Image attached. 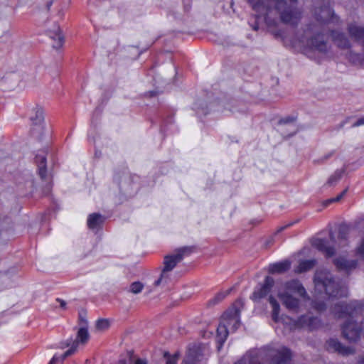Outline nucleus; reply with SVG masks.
Instances as JSON below:
<instances>
[{
    "label": "nucleus",
    "mask_w": 364,
    "mask_h": 364,
    "mask_svg": "<svg viewBox=\"0 0 364 364\" xmlns=\"http://www.w3.org/2000/svg\"><path fill=\"white\" fill-rule=\"evenodd\" d=\"M255 14L256 25L254 30L259 29L264 23L268 26H275L279 22L294 25L300 20L301 12L287 6L285 0H248Z\"/></svg>",
    "instance_id": "1"
},
{
    "label": "nucleus",
    "mask_w": 364,
    "mask_h": 364,
    "mask_svg": "<svg viewBox=\"0 0 364 364\" xmlns=\"http://www.w3.org/2000/svg\"><path fill=\"white\" fill-rule=\"evenodd\" d=\"M335 314L339 317L348 316L346 323L343 326V336L350 341H355L360 336L361 328L353 322V319L358 314L364 312V304L354 301L343 306L338 304L333 310Z\"/></svg>",
    "instance_id": "2"
},
{
    "label": "nucleus",
    "mask_w": 364,
    "mask_h": 364,
    "mask_svg": "<svg viewBox=\"0 0 364 364\" xmlns=\"http://www.w3.org/2000/svg\"><path fill=\"white\" fill-rule=\"evenodd\" d=\"M306 296V291L299 280L293 279L279 287L277 296L283 305L291 311H295L299 305V298Z\"/></svg>",
    "instance_id": "3"
},
{
    "label": "nucleus",
    "mask_w": 364,
    "mask_h": 364,
    "mask_svg": "<svg viewBox=\"0 0 364 364\" xmlns=\"http://www.w3.org/2000/svg\"><path fill=\"white\" fill-rule=\"evenodd\" d=\"M240 326V311L233 307L228 309L221 318L217 328L218 349L220 350L230 333L235 332Z\"/></svg>",
    "instance_id": "4"
},
{
    "label": "nucleus",
    "mask_w": 364,
    "mask_h": 364,
    "mask_svg": "<svg viewBox=\"0 0 364 364\" xmlns=\"http://www.w3.org/2000/svg\"><path fill=\"white\" fill-rule=\"evenodd\" d=\"M294 46L308 48L319 53H326L328 50L326 42L323 39L318 28L316 26L308 28L301 38H298L293 43Z\"/></svg>",
    "instance_id": "5"
},
{
    "label": "nucleus",
    "mask_w": 364,
    "mask_h": 364,
    "mask_svg": "<svg viewBox=\"0 0 364 364\" xmlns=\"http://www.w3.org/2000/svg\"><path fill=\"white\" fill-rule=\"evenodd\" d=\"M316 289L318 291H325L326 294L331 297H338L346 295V290L341 287L333 279L328 272H317L314 277Z\"/></svg>",
    "instance_id": "6"
},
{
    "label": "nucleus",
    "mask_w": 364,
    "mask_h": 364,
    "mask_svg": "<svg viewBox=\"0 0 364 364\" xmlns=\"http://www.w3.org/2000/svg\"><path fill=\"white\" fill-rule=\"evenodd\" d=\"M193 252L192 247H183L176 249L173 253L166 255L164 260V268L161 271L160 277L155 282V285L166 284L170 277L171 271L180 262L184 257L191 255Z\"/></svg>",
    "instance_id": "7"
},
{
    "label": "nucleus",
    "mask_w": 364,
    "mask_h": 364,
    "mask_svg": "<svg viewBox=\"0 0 364 364\" xmlns=\"http://www.w3.org/2000/svg\"><path fill=\"white\" fill-rule=\"evenodd\" d=\"M208 353V348L205 345L196 343L191 345L182 364H202ZM178 358V353L168 356L166 364H177Z\"/></svg>",
    "instance_id": "8"
},
{
    "label": "nucleus",
    "mask_w": 364,
    "mask_h": 364,
    "mask_svg": "<svg viewBox=\"0 0 364 364\" xmlns=\"http://www.w3.org/2000/svg\"><path fill=\"white\" fill-rule=\"evenodd\" d=\"M350 36L356 41L363 42V53H357L350 50L347 54L348 60L356 65L364 67V27L356 23H350L348 26Z\"/></svg>",
    "instance_id": "9"
},
{
    "label": "nucleus",
    "mask_w": 364,
    "mask_h": 364,
    "mask_svg": "<svg viewBox=\"0 0 364 364\" xmlns=\"http://www.w3.org/2000/svg\"><path fill=\"white\" fill-rule=\"evenodd\" d=\"M269 356L272 360L269 364H289L291 358L290 350L285 347H279L277 349L272 350L269 353ZM235 364H259L255 359H250L245 357Z\"/></svg>",
    "instance_id": "10"
},
{
    "label": "nucleus",
    "mask_w": 364,
    "mask_h": 364,
    "mask_svg": "<svg viewBox=\"0 0 364 364\" xmlns=\"http://www.w3.org/2000/svg\"><path fill=\"white\" fill-rule=\"evenodd\" d=\"M28 116L31 122L32 132L40 134L44 130V112L43 107L37 104L28 107Z\"/></svg>",
    "instance_id": "11"
},
{
    "label": "nucleus",
    "mask_w": 364,
    "mask_h": 364,
    "mask_svg": "<svg viewBox=\"0 0 364 364\" xmlns=\"http://www.w3.org/2000/svg\"><path fill=\"white\" fill-rule=\"evenodd\" d=\"M319 320L316 317H314L309 314L301 316L296 321L295 326L299 328H307L309 329H314L319 325Z\"/></svg>",
    "instance_id": "12"
},
{
    "label": "nucleus",
    "mask_w": 364,
    "mask_h": 364,
    "mask_svg": "<svg viewBox=\"0 0 364 364\" xmlns=\"http://www.w3.org/2000/svg\"><path fill=\"white\" fill-rule=\"evenodd\" d=\"M315 17L321 23H327L330 20L334 21L336 18L333 11L328 5H325L323 7L319 8L318 10H316Z\"/></svg>",
    "instance_id": "13"
},
{
    "label": "nucleus",
    "mask_w": 364,
    "mask_h": 364,
    "mask_svg": "<svg viewBox=\"0 0 364 364\" xmlns=\"http://www.w3.org/2000/svg\"><path fill=\"white\" fill-rule=\"evenodd\" d=\"M49 37L54 41L53 47L55 48H60L62 47L64 42V37L61 33L60 29L58 25H54L53 28L48 31Z\"/></svg>",
    "instance_id": "14"
},
{
    "label": "nucleus",
    "mask_w": 364,
    "mask_h": 364,
    "mask_svg": "<svg viewBox=\"0 0 364 364\" xmlns=\"http://www.w3.org/2000/svg\"><path fill=\"white\" fill-rule=\"evenodd\" d=\"M274 281L273 278L267 277L264 280V284L253 294L255 299H259L265 296L273 287Z\"/></svg>",
    "instance_id": "15"
},
{
    "label": "nucleus",
    "mask_w": 364,
    "mask_h": 364,
    "mask_svg": "<svg viewBox=\"0 0 364 364\" xmlns=\"http://www.w3.org/2000/svg\"><path fill=\"white\" fill-rule=\"evenodd\" d=\"M290 267V262L288 260H284L269 264V272L272 274H282L287 271Z\"/></svg>",
    "instance_id": "16"
},
{
    "label": "nucleus",
    "mask_w": 364,
    "mask_h": 364,
    "mask_svg": "<svg viewBox=\"0 0 364 364\" xmlns=\"http://www.w3.org/2000/svg\"><path fill=\"white\" fill-rule=\"evenodd\" d=\"M347 234L348 228L346 226H341L339 228L338 235V241L335 240L332 234H331V240L338 247H344L347 245Z\"/></svg>",
    "instance_id": "17"
},
{
    "label": "nucleus",
    "mask_w": 364,
    "mask_h": 364,
    "mask_svg": "<svg viewBox=\"0 0 364 364\" xmlns=\"http://www.w3.org/2000/svg\"><path fill=\"white\" fill-rule=\"evenodd\" d=\"M312 244L318 250L323 252L327 257H331L334 254L333 249L328 246L326 241L323 239H316Z\"/></svg>",
    "instance_id": "18"
},
{
    "label": "nucleus",
    "mask_w": 364,
    "mask_h": 364,
    "mask_svg": "<svg viewBox=\"0 0 364 364\" xmlns=\"http://www.w3.org/2000/svg\"><path fill=\"white\" fill-rule=\"evenodd\" d=\"M332 38L335 43L338 47L341 48H348L350 46V43L348 38L345 36L344 34L333 31L332 32Z\"/></svg>",
    "instance_id": "19"
},
{
    "label": "nucleus",
    "mask_w": 364,
    "mask_h": 364,
    "mask_svg": "<svg viewBox=\"0 0 364 364\" xmlns=\"http://www.w3.org/2000/svg\"><path fill=\"white\" fill-rule=\"evenodd\" d=\"M328 348L338 351V353L344 355H348L353 353V350L341 345L338 341L335 339H331L328 342Z\"/></svg>",
    "instance_id": "20"
},
{
    "label": "nucleus",
    "mask_w": 364,
    "mask_h": 364,
    "mask_svg": "<svg viewBox=\"0 0 364 364\" xmlns=\"http://www.w3.org/2000/svg\"><path fill=\"white\" fill-rule=\"evenodd\" d=\"M334 264L339 269L350 270L355 268L357 265L355 260H346L344 258H337L334 261Z\"/></svg>",
    "instance_id": "21"
},
{
    "label": "nucleus",
    "mask_w": 364,
    "mask_h": 364,
    "mask_svg": "<svg viewBox=\"0 0 364 364\" xmlns=\"http://www.w3.org/2000/svg\"><path fill=\"white\" fill-rule=\"evenodd\" d=\"M36 161L38 164L39 175L42 178H44L46 176V158L45 154L42 152L36 155Z\"/></svg>",
    "instance_id": "22"
},
{
    "label": "nucleus",
    "mask_w": 364,
    "mask_h": 364,
    "mask_svg": "<svg viewBox=\"0 0 364 364\" xmlns=\"http://www.w3.org/2000/svg\"><path fill=\"white\" fill-rule=\"evenodd\" d=\"M103 220V218L100 214L92 213L88 217L87 225L90 229H95L100 226Z\"/></svg>",
    "instance_id": "23"
},
{
    "label": "nucleus",
    "mask_w": 364,
    "mask_h": 364,
    "mask_svg": "<svg viewBox=\"0 0 364 364\" xmlns=\"http://www.w3.org/2000/svg\"><path fill=\"white\" fill-rule=\"evenodd\" d=\"M316 264L314 259L301 261L298 267L295 269L296 273H302L312 269Z\"/></svg>",
    "instance_id": "24"
},
{
    "label": "nucleus",
    "mask_w": 364,
    "mask_h": 364,
    "mask_svg": "<svg viewBox=\"0 0 364 364\" xmlns=\"http://www.w3.org/2000/svg\"><path fill=\"white\" fill-rule=\"evenodd\" d=\"M344 171L343 170H336L327 180L326 185L328 186H336L338 181L341 179Z\"/></svg>",
    "instance_id": "25"
},
{
    "label": "nucleus",
    "mask_w": 364,
    "mask_h": 364,
    "mask_svg": "<svg viewBox=\"0 0 364 364\" xmlns=\"http://www.w3.org/2000/svg\"><path fill=\"white\" fill-rule=\"evenodd\" d=\"M269 301L272 308V319L275 322L279 321V314L280 310L279 304L277 302L275 299L271 295L269 298Z\"/></svg>",
    "instance_id": "26"
},
{
    "label": "nucleus",
    "mask_w": 364,
    "mask_h": 364,
    "mask_svg": "<svg viewBox=\"0 0 364 364\" xmlns=\"http://www.w3.org/2000/svg\"><path fill=\"white\" fill-rule=\"evenodd\" d=\"M89 339V333L87 330L85 326L80 328L77 336V341L75 342L76 344L77 343H85Z\"/></svg>",
    "instance_id": "27"
},
{
    "label": "nucleus",
    "mask_w": 364,
    "mask_h": 364,
    "mask_svg": "<svg viewBox=\"0 0 364 364\" xmlns=\"http://www.w3.org/2000/svg\"><path fill=\"white\" fill-rule=\"evenodd\" d=\"M143 289L144 284L139 282L132 283L129 287L130 291L134 294L140 293Z\"/></svg>",
    "instance_id": "28"
},
{
    "label": "nucleus",
    "mask_w": 364,
    "mask_h": 364,
    "mask_svg": "<svg viewBox=\"0 0 364 364\" xmlns=\"http://www.w3.org/2000/svg\"><path fill=\"white\" fill-rule=\"evenodd\" d=\"M109 326V322L107 319H100L97 321L96 327L98 330L104 331Z\"/></svg>",
    "instance_id": "29"
},
{
    "label": "nucleus",
    "mask_w": 364,
    "mask_h": 364,
    "mask_svg": "<svg viewBox=\"0 0 364 364\" xmlns=\"http://www.w3.org/2000/svg\"><path fill=\"white\" fill-rule=\"evenodd\" d=\"M356 255L361 259L364 260V237L356 249Z\"/></svg>",
    "instance_id": "30"
},
{
    "label": "nucleus",
    "mask_w": 364,
    "mask_h": 364,
    "mask_svg": "<svg viewBox=\"0 0 364 364\" xmlns=\"http://www.w3.org/2000/svg\"><path fill=\"white\" fill-rule=\"evenodd\" d=\"M76 348H77V344L75 343H74L73 346L69 350H68L66 352H65V353L62 356H60L61 359L63 360V359H65V358L72 355L74 353V351L75 350Z\"/></svg>",
    "instance_id": "31"
},
{
    "label": "nucleus",
    "mask_w": 364,
    "mask_h": 364,
    "mask_svg": "<svg viewBox=\"0 0 364 364\" xmlns=\"http://www.w3.org/2000/svg\"><path fill=\"white\" fill-rule=\"evenodd\" d=\"M230 290H228L225 292H220L218 295L215 296V297L211 301L214 303L218 302L219 301H221L223 298L225 297L226 295L229 294Z\"/></svg>",
    "instance_id": "32"
},
{
    "label": "nucleus",
    "mask_w": 364,
    "mask_h": 364,
    "mask_svg": "<svg viewBox=\"0 0 364 364\" xmlns=\"http://www.w3.org/2000/svg\"><path fill=\"white\" fill-rule=\"evenodd\" d=\"M333 155V153L332 152H329V153H327V154H325L324 155L321 156L320 158H318L316 161L318 163H323L325 161H326L327 160H328Z\"/></svg>",
    "instance_id": "33"
},
{
    "label": "nucleus",
    "mask_w": 364,
    "mask_h": 364,
    "mask_svg": "<svg viewBox=\"0 0 364 364\" xmlns=\"http://www.w3.org/2000/svg\"><path fill=\"white\" fill-rule=\"evenodd\" d=\"M314 307L318 311H321L325 309V304L323 303H319L317 301L314 302Z\"/></svg>",
    "instance_id": "34"
},
{
    "label": "nucleus",
    "mask_w": 364,
    "mask_h": 364,
    "mask_svg": "<svg viewBox=\"0 0 364 364\" xmlns=\"http://www.w3.org/2000/svg\"><path fill=\"white\" fill-rule=\"evenodd\" d=\"M63 360L61 359L60 356H58L55 355L53 358L50 360L48 364H58L60 362H62Z\"/></svg>",
    "instance_id": "35"
},
{
    "label": "nucleus",
    "mask_w": 364,
    "mask_h": 364,
    "mask_svg": "<svg viewBox=\"0 0 364 364\" xmlns=\"http://www.w3.org/2000/svg\"><path fill=\"white\" fill-rule=\"evenodd\" d=\"M364 125V116L358 119L353 124V127H359Z\"/></svg>",
    "instance_id": "36"
},
{
    "label": "nucleus",
    "mask_w": 364,
    "mask_h": 364,
    "mask_svg": "<svg viewBox=\"0 0 364 364\" xmlns=\"http://www.w3.org/2000/svg\"><path fill=\"white\" fill-rule=\"evenodd\" d=\"M56 301H57V302H58V303L60 304V307H61V308H63V309H65V306H66V302H65L64 300H63V299H58H58H56Z\"/></svg>",
    "instance_id": "37"
},
{
    "label": "nucleus",
    "mask_w": 364,
    "mask_h": 364,
    "mask_svg": "<svg viewBox=\"0 0 364 364\" xmlns=\"http://www.w3.org/2000/svg\"><path fill=\"white\" fill-rule=\"evenodd\" d=\"M342 198H343V196H342L341 194H339V195H338V196H336V198H333L331 199V200H329V203H332V202H338V201H339Z\"/></svg>",
    "instance_id": "38"
},
{
    "label": "nucleus",
    "mask_w": 364,
    "mask_h": 364,
    "mask_svg": "<svg viewBox=\"0 0 364 364\" xmlns=\"http://www.w3.org/2000/svg\"><path fill=\"white\" fill-rule=\"evenodd\" d=\"M134 364H147V361L143 359H137Z\"/></svg>",
    "instance_id": "39"
},
{
    "label": "nucleus",
    "mask_w": 364,
    "mask_h": 364,
    "mask_svg": "<svg viewBox=\"0 0 364 364\" xmlns=\"http://www.w3.org/2000/svg\"><path fill=\"white\" fill-rule=\"evenodd\" d=\"M79 316H80V321H81L82 322H83V323H84V324H85V325H86L87 321H86V320H85V318H84V315H83L82 312H80V314H79Z\"/></svg>",
    "instance_id": "40"
},
{
    "label": "nucleus",
    "mask_w": 364,
    "mask_h": 364,
    "mask_svg": "<svg viewBox=\"0 0 364 364\" xmlns=\"http://www.w3.org/2000/svg\"><path fill=\"white\" fill-rule=\"evenodd\" d=\"M347 191L348 189L346 188L341 193V195L343 197L346 194Z\"/></svg>",
    "instance_id": "41"
},
{
    "label": "nucleus",
    "mask_w": 364,
    "mask_h": 364,
    "mask_svg": "<svg viewBox=\"0 0 364 364\" xmlns=\"http://www.w3.org/2000/svg\"><path fill=\"white\" fill-rule=\"evenodd\" d=\"M357 364H364V357L362 358Z\"/></svg>",
    "instance_id": "42"
},
{
    "label": "nucleus",
    "mask_w": 364,
    "mask_h": 364,
    "mask_svg": "<svg viewBox=\"0 0 364 364\" xmlns=\"http://www.w3.org/2000/svg\"><path fill=\"white\" fill-rule=\"evenodd\" d=\"M280 122H281V123H284V119H282V120L280 121Z\"/></svg>",
    "instance_id": "43"
},
{
    "label": "nucleus",
    "mask_w": 364,
    "mask_h": 364,
    "mask_svg": "<svg viewBox=\"0 0 364 364\" xmlns=\"http://www.w3.org/2000/svg\"><path fill=\"white\" fill-rule=\"evenodd\" d=\"M120 364H125V363L123 362V363H120Z\"/></svg>",
    "instance_id": "44"
}]
</instances>
